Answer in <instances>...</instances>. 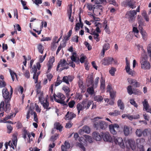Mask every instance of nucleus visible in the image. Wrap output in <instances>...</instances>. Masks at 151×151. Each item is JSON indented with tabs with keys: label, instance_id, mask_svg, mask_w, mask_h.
Here are the masks:
<instances>
[{
	"label": "nucleus",
	"instance_id": "nucleus-39",
	"mask_svg": "<svg viewBox=\"0 0 151 151\" xmlns=\"http://www.w3.org/2000/svg\"><path fill=\"white\" fill-rule=\"evenodd\" d=\"M140 33L141 34L143 39L144 40H146L147 39V33L146 32L143 31L142 30H140Z\"/></svg>",
	"mask_w": 151,
	"mask_h": 151
},
{
	"label": "nucleus",
	"instance_id": "nucleus-16",
	"mask_svg": "<svg viewBox=\"0 0 151 151\" xmlns=\"http://www.w3.org/2000/svg\"><path fill=\"white\" fill-rule=\"evenodd\" d=\"M76 116V114L73 112L68 111L65 115V119L66 120H71Z\"/></svg>",
	"mask_w": 151,
	"mask_h": 151
},
{
	"label": "nucleus",
	"instance_id": "nucleus-52",
	"mask_svg": "<svg viewBox=\"0 0 151 151\" xmlns=\"http://www.w3.org/2000/svg\"><path fill=\"white\" fill-rule=\"evenodd\" d=\"M10 72L12 80L13 81H14L15 79L14 76H15L16 77H17V74L13 71H12L11 70H10Z\"/></svg>",
	"mask_w": 151,
	"mask_h": 151
},
{
	"label": "nucleus",
	"instance_id": "nucleus-60",
	"mask_svg": "<svg viewBox=\"0 0 151 151\" xmlns=\"http://www.w3.org/2000/svg\"><path fill=\"white\" fill-rule=\"evenodd\" d=\"M147 50L148 54H151V42L148 45L147 47Z\"/></svg>",
	"mask_w": 151,
	"mask_h": 151
},
{
	"label": "nucleus",
	"instance_id": "nucleus-47",
	"mask_svg": "<svg viewBox=\"0 0 151 151\" xmlns=\"http://www.w3.org/2000/svg\"><path fill=\"white\" fill-rule=\"evenodd\" d=\"M116 70V69L115 68L112 67L111 69L109 70V73L112 76H114Z\"/></svg>",
	"mask_w": 151,
	"mask_h": 151
},
{
	"label": "nucleus",
	"instance_id": "nucleus-18",
	"mask_svg": "<svg viewBox=\"0 0 151 151\" xmlns=\"http://www.w3.org/2000/svg\"><path fill=\"white\" fill-rule=\"evenodd\" d=\"M110 47V45L108 43H106L104 44L103 46L102 51L101 53L103 56L104 55L105 51L109 49Z\"/></svg>",
	"mask_w": 151,
	"mask_h": 151
},
{
	"label": "nucleus",
	"instance_id": "nucleus-28",
	"mask_svg": "<svg viewBox=\"0 0 151 151\" xmlns=\"http://www.w3.org/2000/svg\"><path fill=\"white\" fill-rule=\"evenodd\" d=\"M94 100L98 102H101L103 99V97L100 95H96L94 97Z\"/></svg>",
	"mask_w": 151,
	"mask_h": 151
},
{
	"label": "nucleus",
	"instance_id": "nucleus-22",
	"mask_svg": "<svg viewBox=\"0 0 151 151\" xmlns=\"http://www.w3.org/2000/svg\"><path fill=\"white\" fill-rule=\"evenodd\" d=\"M40 58H39V62H37L36 63L37 69L39 70H40L41 68V66L40 63H42L45 60L42 57V55H40Z\"/></svg>",
	"mask_w": 151,
	"mask_h": 151
},
{
	"label": "nucleus",
	"instance_id": "nucleus-2",
	"mask_svg": "<svg viewBox=\"0 0 151 151\" xmlns=\"http://www.w3.org/2000/svg\"><path fill=\"white\" fill-rule=\"evenodd\" d=\"M93 102V101L88 100L87 99H86L83 100L81 104L78 103L76 105L78 114H79L81 111H83L84 109L85 110L88 109Z\"/></svg>",
	"mask_w": 151,
	"mask_h": 151
},
{
	"label": "nucleus",
	"instance_id": "nucleus-17",
	"mask_svg": "<svg viewBox=\"0 0 151 151\" xmlns=\"http://www.w3.org/2000/svg\"><path fill=\"white\" fill-rule=\"evenodd\" d=\"M127 143H128L129 146L133 150L135 149L136 147L134 141L132 139L127 140Z\"/></svg>",
	"mask_w": 151,
	"mask_h": 151
},
{
	"label": "nucleus",
	"instance_id": "nucleus-1",
	"mask_svg": "<svg viewBox=\"0 0 151 151\" xmlns=\"http://www.w3.org/2000/svg\"><path fill=\"white\" fill-rule=\"evenodd\" d=\"M3 96L5 99L4 104V101H2L0 104V112L4 111L6 113L9 112L11 108L10 102L11 98V95L9 93L6 88H4L2 91Z\"/></svg>",
	"mask_w": 151,
	"mask_h": 151
},
{
	"label": "nucleus",
	"instance_id": "nucleus-4",
	"mask_svg": "<svg viewBox=\"0 0 151 151\" xmlns=\"http://www.w3.org/2000/svg\"><path fill=\"white\" fill-rule=\"evenodd\" d=\"M137 14L135 10H130L127 12L125 17L129 22L133 23L135 21Z\"/></svg>",
	"mask_w": 151,
	"mask_h": 151
},
{
	"label": "nucleus",
	"instance_id": "nucleus-15",
	"mask_svg": "<svg viewBox=\"0 0 151 151\" xmlns=\"http://www.w3.org/2000/svg\"><path fill=\"white\" fill-rule=\"evenodd\" d=\"M93 137L96 140L99 141L102 139V134L101 135L99 132H95L93 133Z\"/></svg>",
	"mask_w": 151,
	"mask_h": 151
},
{
	"label": "nucleus",
	"instance_id": "nucleus-12",
	"mask_svg": "<svg viewBox=\"0 0 151 151\" xmlns=\"http://www.w3.org/2000/svg\"><path fill=\"white\" fill-rule=\"evenodd\" d=\"M102 138L105 141L111 142V137L108 132H102Z\"/></svg>",
	"mask_w": 151,
	"mask_h": 151
},
{
	"label": "nucleus",
	"instance_id": "nucleus-53",
	"mask_svg": "<svg viewBox=\"0 0 151 151\" xmlns=\"http://www.w3.org/2000/svg\"><path fill=\"white\" fill-rule=\"evenodd\" d=\"M79 37L77 35H75L71 39L72 41L73 42L77 43L78 42Z\"/></svg>",
	"mask_w": 151,
	"mask_h": 151
},
{
	"label": "nucleus",
	"instance_id": "nucleus-56",
	"mask_svg": "<svg viewBox=\"0 0 151 151\" xmlns=\"http://www.w3.org/2000/svg\"><path fill=\"white\" fill-rule=\"evenodd\" d=\"M35 108L36 109V111L37 112L40 113L41 112V109L38 106V105L36 103L35 104Z\"/></svg>",
	"mask_w": 151,
	"mask_h": 151
},
{
	"label": "nucleus",
	"instance_id": "nucleus-3",
	"mask_svg": "<svg viewBox=\"0 0 151 151\" xmlns=\"http://www.w3.org/2000/svg\"><path fill=\"white\" fill-rule=\"evenodd\" d=\"M53 96L55 101L63 104V106L67 105V104L64 101L65 97L63 94L61 93H58L56 95L54 93L53 95Z\"/></svg>",
	"mask_w": 151,
	"mask_h": 151
},
{
	"label": "nucleus",
	"instance_id": "nucleus-54",
	"mask_svg": "<svg viewBox=\"0 0 151 151\" xmlns=\"http://www.w3.org/2000/svg\"><path fill=\"white\" fill-rule=\"evenodd\" d=\"M7 133L9 134L11 133V131L13 129L12 127L10 125H8L7 126Z\"/></svg>",
	"mask_w": 151,
	"mask_h": 151
},
{
	"label": "nucleus",
	"instance_id": "nucleus-29",
	"mask_svg": "<svg viewBox=\"0 0 151 151\" xmlns=\"http://www.w3.org/2000/svg\"><path fill=\"white\" fill-rule=\"evenodd\" d=\"M83 95L82 93H77L75 96V99L77 100H78L79 101L81 100L83 98Z\"/></svg>",
	"mask_w": 151,
	"mask_h": 151
},
{
	"label": "nucleus",
	"instance_id": "nucleus-21",
	"mask_svg": "<svg viewBox=\"0 0 151 151\" xmlns=\"http://www.w3.org/2000/svg\"><path fill=\"white\" fill-rule=\"evenodd\" d=\"M100 88L102 91H104L105 90V80L104 78L102 77L100 79Z\"/></svg>",
	"mask_w": 151,
	"mask_h": 151
},
{
	"label": "nucleus",
	"instance_id": "nucleus-41",
	"mask_svg": "<svg viewBox=\"0 0 151 151\" xmlns=\"http://www.w3.org/2000/svg\"><path fill=\"white\" fill-rule=\"evenodd\" d=\"M24 76L27 79L29 78L30 74L29 71L28 70H26L23 73Z\"/></svg>",
	"mask_w": 151,
	"mask_h": 151
},
{
	"label": "nucleus",
	"instance_id": "nucleus-44",
	"mask_svg": "<svg viewBox=\"0 0 151 151\" xmlns=\"http://www.w3.org/2000/svg\"><path fill=\"white\" fill-rule=\"evenodd\" d=\"M88 82L91 84L92 85L93 83V76L91 75L88 77Z\"/></svg>",
	"mask_w": 151,
	"mask_h": 151
},
{
	"label": "nucleus",
	"instance_id": "nucleus-26",
	"mask_svg": "<svg viewBox=\"0 0 151 151\" xmlns=\"http://www.w3.org/2000/svg\"><path fill=\"white\" fill-rule=\"evenodd\" d=\"M80 130L81 132H83L87 133H89L90 131V128L87 126H83L82 129H81Z\"/></svg>",
	"mask_w": 151,
	"mask_h": 151
},
{
	"label": "nucleus",
	"instance_id": "nucleus-7",
	"mask_svg": "<svg viewBox=\"0 0 151 151\" xmlns=\"http://www.w3.org/2000/svg\"><path fill=\"white\" fill-rule=\"evenodd\" d=\"M60 67H63L60 68V71L64 69H67L69 68L68 63H67L65 60L64 59H61L59 62L57 67L56 70L57 71L59 70V68Z\"/></svg>",
	"mask_w": 151,
	"mask_h": 151
},
{
	"label": "nucleus",
	"instance_id": "nucleus-8",
	"mask_svg": "<svg viewBox=\"0 0 151 151\" xmlns=\"http://www.w3.org/2000/svg\"><path fill=\"white\" fill-rule=\"evenodd\" d=\"M112 62H113L114 64L117 63L116 60L114 59L113 58L110 57H106L104 58L103 64L104 65H109L111 64Z\"/></svg>",
	"mask_w": 151,
	"mask_h": 151
},
{
	"label": "nucleus",
	"instance_id": "nucleus-10",
	"mask_svg": "<svg viewBox=\"0 0 151 151\" xmlns=\"http://www.w3.org/2000/svg\"><path fill=\"white\" fill-rule=\"evenodd\" d=\"M103 8V7L101 5H98L96 6V7L93 8V11L97 16H100L102 14Z\"/></svg>",
	"mask_w": 151,
	"mask_h": 151
},
{
	"label": "nucleus",
	"instance_id": "nucleus-25",
	"mask_svg": "<svg viewBox=\"0 0 151 151\" xmlns=\"http://www.w3.org/2000/svg\"><path fill=\"white\" fill-rule=\"evenodd\" d=\"M31 68L30 71L31 73H34L33 78H34L36 75V73H37V65L36 64V65H33V66L32 67V68Z\"/></svg>",
	"mask_w": 151,
	"mask_h": 151
},
{
	"label": "nucleus",
	"instance_id": "nucleus-45",
	"mask_svg": "<svg viewBox=\"0 0 151 151\" xmlns=\"http://www.w3.org/2000/svg\"><path fill=\"white\" fill-rule=\"evenodd\" d=\"M99 78V77H97L95 80L94 83H93L92 85H91L92 86L94 87V88H96L97 87L98 83Z\"/></svg>",
	"mask_w": 151,
	"mask_h": 151
},
{
	"label": "nucleus",
	"instance_id": "nucleus-58",
	"mask_svg": "<svg viewBox=\"0 0 151 151\" xmlns=\"http://www.w3.org/2000/svg\"><path fill=\"white\" fill-rule=\"evenodd\" d=\"M129 7L132 9H134L135 7V6H134V4L131 1L127 3Z\"/></svg>",
	"mask_w": 151,
	"mask_h": 151
},
{
	"label": "nucleus",
	"instance_id": "nucleus-13",
	"mask_svg": "<svg viewBox=\"0 0 151 151\" xmlns=\"http://www.w3.org/2000/svg\"><path fill=\"white\" fill-rule=\"evenodd\" d=\"M114 142L116 144H118L122 148H123L124 147L123 140L122 138L117 137L115 138Z\"/></svg>",
	"mask_w": 151,
	"mask_h": 151
},
{
	"label": "nucleus",
	"instance_id": "nucleus-33",
	"mask_svg": "<svg viewBox=\"0 0 151 151\" xmlns=\"http://www.w3.org/2000/svg\"><path fill=\"white\" fill-rule=\"evenodd\" d=\"M144 108L145 109V110L147 111L148 110L149 104L147 101L146 99H145L144 101L142 102Z\"/></svg>",
	"mask_w": 151,
	"mask_h": 151
},
{
	"label": "nucleus",
	"instance_id": "nucleus-30",
	"mask_svg": "<svg viewBox=\"0 0 151 151\" xmlns=\"http://www.w3.org/2000/svg\"><path fill=\"white\" fill-rule=\"evenodd\" d=\"M94 87L92 86L91 87H89L87 88V92L89 94L92 95L94 93V91L93 88Z\"/></svg>",
	"mask_w": 151,
	"mask_h": 151
},
{
	"label": "nucleus",
	"instance_id": "nucleus-19",
	"mask_svg": "<svg viewBox=\"0 0 151 151\" xmlns=\"http://www.w3.org/2000/svg\"><path fill=\"white\" fill-rule=\"evenodd\" d=\"M42 105L44 108L46 109L47 111L51 109L50 107L49 106V103L47 101V99H45V102L42 103Z\"/></svg>",
	"mask_w": 151,
	"mask_h": 151
},
{
	"label": "nucleus",
	"instance_id": "nucleus-27",
	"mask_svg": "<svg viewBox=\"0 0 151 151\" xmlns=\"http://www.w3.org/2000/svg\"><path fill=\"white\" fill-rule=\"evenodd\" d=\"M109 114L110 116H117L120 114V111L118 110H115L113 112H110Z\"/></svg>",
	"mask_w": 151,
	"mask_h": 151
},
{
	"label": "nucleus",
	"instance_id": "nucleus-11",
	"mask_svg": "<svg viewBox=\"0 0 151 151\" xmlns=\"http://www.w3.org/2000/svg\"><path fill=\"white\" fill-rule=\"evenodd\" d=\"M74 78L73 76L71 75H69L68 76H65L63 77L62 81L67 85H70L69 82L72 81Z\"/></svg>",
	"mask_w": 151,
	"mask_h": 151
},
{
	"label": "nucleus",
	"instance_id": "nucleus-55",
	"mask_svg": "<svg viewBox=\"0 0 151 151\" xmlns=\"http://www.w3.org/2000/svg\"><path fill=\"white\" fill-rule=\"evenodd\" d=\"M104 29L105 31L108 34H110V31L109 29V27H108L107 24H106L105 27Z\"/></svg>",
	"mask_w": 151,
	"mask_h": 151
},
{
	"label": "nucleus",
	"instance_id": "nucleus-23",
	"mask_svg": "<svg viewBox=\"0 0 151 151\" xmlns=\"http://www.w3.org/2000/svg\"><path fill=\"white\" fill-rule=\"evenodd\" d=\"M63 89L66 93L67 97H68L70 95L69 93L70 91L69 88L68 86H65L63 87Z\"/></svg>",
	"mask_w": 151,
	"mask_h": 151
},
{
	"label": "nucleus",
	"instance_id": "nucleus-14",
	"mask_svg": "<svg viewBox=\"0 0 151 151\" xmlns=\"http://www.w3.org/2000/svg\"><path fill=\"white\" fill-rule=\"evenodd\" d=\"M128 82L130 84L132 85L134 87L137 88L140 86V84L135 79L131 78L128 79Z\"/></svg>",
	"mask_w": 151,
	"mask_h": 151
},
{
	"label": "nucleus",
	"instance_id": "nucleus-51",
	"mask_svg": "<svg viewBox=\"0 0 151 151\" xmlns=\"http://www.w3.org/2000/svg\"><path fill=\"white\" fill-rule=\"evenodd\" d=\"M55 125L56 129H57L58 130L60 131H61L62 130L63 127L60 124H59V123H57Z\"/></svg>",
	"mask_w": 151,
	"mask_h": 151
},
{
	"label": "nucleus",
	"instance_id": "nucleus-20",
	"mask_svg": "<svg viewBox=\"0 0 151 151\" xmlns=\"http://www.w3.org/2000/svg\"><path fill=\"white\" fill-rule=\"evenodd\" d=\"M76 53L75 52H73L72 53V55L70 56L71 60L73 62H74L76 63H79V59H77L76 57Z\"/></svg>",
	"mask_w": 151,
	"mask_h": 151
},
{
	"label": "nucleus",
	"instance_id": "nucleus-5",
	"mask_svg": "<svg viewBox=\"0 0 151 151\" xmlns=\"http://www.w3.org/2000/svg\"><path fill=\"white\" fill-rule=\"evenodd\" d=\"M142 69L144 70L150 69V63L147 61L146 56L142 58L140 62Z\"/></svg>",
	"mask_w": 151,
	"mask_h": 151
},
{
	"label": "nucleus",
	"instance_id": "nucleus-9",
	"mask_svg": "<svg viewBox=\"0 0 151 151\" xmlns=\"http://www.w3.org/2000/svg\"><path fill=\"white\" fill-rule=\"evenodd\" d=\"M109 130L113 134H116L118 131L119 126L117 124H111L109 125Z\"/></svg>",
	"mask_w": 151,
	"mask_h": 151
},
{
	"label": "nucleus",
	"instance_id": "nucleus-35",
	"mask_svg": "<svg viewBox=\"0 0 151 151\" xmlns=\"http://www.w3.org/2000/svg\"><path fill=\"white\" fill-rule=\"evenodd\" d=\"M151 131L150 129H145L143 130H142V135L144 137L147 136L148 133H150Z\"/></svg>",
	"mask_w": 151,
	"mask_h": 151
},
{
	"label": "nucleus",
	"instance_id": "nucleus-42",
	"mask_svg": "<svg viewBox=\"0 0 151 151\" xmlns=\"http://www.w3.org/2000/svg\"><path fill=\"white\" fill-rule=\"evenodd\" d=\"M69 8L67 10L68 15L69 16V18H70V16H71V15L72 12V5L71 4L70 5H69Z\"/></svg>",
	"mask_w": 151,
	"mask_h": 151
},
{
	"label": "nucleus",
	"instance_id": "nucleus-50",
	"mask_svg": "<svg viewBox=\"0 0 151 151\" xmlns=\"http://www.w3.org/2000/svg\"><path fill=\"white\" fill-rule=\"evenodd\" d=\"M13 115L14 114L13 113H11L9 115H8L7 116L4 117V121H6L8 119H10L11 118H13Z\"/></svg>",
	"mask_w": 151,
	"mask_h": 151
},
{
	"label": "nucleus",
	"instance_id": "nucleus-24",
	"mask_svg": "<svg viewBox=\"0 0 151 151\" xmlns=\"http://www.w3.org/2000/svg\"><path fill=\"white\" fill-rule=\"evenodd\" d=\"M117 105L120 109L123 110L124 108V103L121 100L119 99L117 101Z\"/></svg>",
	"mask_w": 151,
	"mask_h": 151
},
{
	"label": "nucleus",
	"instance_id": "nucleus-38",
	"mask_svg": "<svg viewBox=\"0 0 151 151\" xmlns=\"http://www.w3.org/2000/svg\"><path fill=\"white\" fill-rule=\"evenodd\" d=\"M136 134L137 136L141 137L142 135V130L140 129H137L136 131Z\"/></svg>",
	"mask_w": 151,
	"mask_h": 151
},
{
	"label": "nucleus",
	"instance_id": "nucleus-31",
	"mask_svg": "<svg viewBox=\"0 0 151 151\" xmlns=\"http://www.w3.org/2000/svg\"><path fill=\"white\" fill-rule=\"evenodd\" d=\"M123 131L124 134L126 136H127L129 135L130 131L129 128L127 126H124V127Z\"/></svg>",
	"mask_w": 151,
	"mask_h": 151
},
{
	"label": "nucleus",
	"instance_id": "nucleus-61",
	"mask_svg": "<svg viewBox=\"0 0 151 151\" xmlns=\"http://www.w3.org/2000/svg\"><path fill=\"white\" fill-rule=\"evenodd\" d=\"M23 132V137L24 139H25L27 138V131L25 129H24Z\"/></svg>",
	"mask_w": 151,
	"mask_h": 151
},
{
	"label": "nucleus",
	"instance_id": "nucleus-37",
	"mask_svg": "<svg viewBox=\"0 0 151 151\" xmlns=\"http://www.w3.org/2000/svg\"><path fill=\"white\" fill-rule=\"evenodd\" d=\"M86 139H84L87 142H88L90 143L93 142V139L90 136L86 135L85 136Z\"/></svg>",
	"mask_w": 151,
	"mask_h": 151
},
{
	"label": "nucleus",
	"instance_id": "nucleus-43",
	"mask_svg": "<svg viewBox=\"0 0 151 151\" xmlns=\"http://www.w3.org/2000/svg\"><path fill=\"white\" fill-rule=\"evenodd\" d=\"M75 104L76 102L74 101L71 100L68 102V105L69 108H72L73 107Z\"/></svg>",
	"mask_w": 151,
	"mask_h": 151
},
{
	"label": "nucleus",
	"instance_id": "nucleus-6",
	"mask_svg": "<svg viewBox=\"0 0 151 151\" xmlns=\"http://www.w3.org/2000/svg\"><path fill=\"white\" fill-rule=\"evenodd\" d=\"M107 124L105 122L99 121L96 122L94 124L93 126L96 130L101 129H105L107 127Z\"/></svg>",
	"mask_w": 151,
	"mask_h": 151
},
{
	"label": "nucleus",
	"instance_id": "nucleus-62",
	"mask_svg": "<svg viewBox=\"0 0 151 151\" xmlns=\"http://www.w3.org/2000/svg\"><path fill=\"white\" fill-rule=\"evenodd\" d=\"M53 85L52 84L50 88L49 91V93L50 94V96H51L53 92Z\"/></svg>",
	"mask_w": 151,
	"mask_h": 151
},
{
	"label": "nucleus",
	"instance_id": "nucleus-57",
	"mask_svg": "<svg viewBox=\"0 0 151 151\" xmlns=\"http://www.w3.org/2000/svg\"><path fill=\"white\" fill-rule=\"evenodd\" d=\"M109 2L110 4H113L115 6L118 5L115 0H109Z\"/></svg>",
	"mask_w": 151,
	"mask_h": 151
},
{
	"label": "nucleus",
	"instance_id": "nucleus-63",
	"mask_svg": "<svg viewBox=\"0 0 151 151\" xmlns=\"http://www.w3.org/2000/svg\"><path fill=\"white\" fill-rule=\"evenodd\" d=\"M53 64L48 63L47 65V66L48 67V70H47V72H50V70L52 68V66Z\"/></svg>",
	"mask_w": 151,
	"mask_h": 151
},
{
	"label": "nucleus",
	"instance_id": "nucleus-48",
	"mask_svg": "<svg viewBox=\"0 0 151 151\" xmlns=\"http://www.w3.org/2000/svg\"><path fill=\"white\" fill-rule=\"evenodd\" d=\"M101 25V24L99 22L98 23L95 25V26L96 27V31L98 33H100L101 32V31L99 28V25Z\"/></svg>",
	"mask_w": 151,
	"mask_h": 151
},
{
	"label": "nucleus",
	"instance_id": "nucleus-32",
	"mask_svg": "<svg viewBox=\"0 0 151 151\" xmlns=\"http://www.w3.org/2000/svg\"><path fill=\"white\" fill-rule=\"evenodd\" d=\"M37 48L39 52L42 54L44 50V47L41 44H39L37 46Z\"/></svg>",
	"mask_w": 151,
	"mask_h": 151
},
{
	"label": "nucleus",
	"instance_id": "nucleus-64",
	"mask_svg": "<svg viewBox=\"0 0 151 151\" xmlns=\"http://www.w3.org/2000/svg\"><path fill=\"white\" fill-rule=\"evenodd\" d=\"M73 124V123L69 122L66 124V125L65 126V127L67 128H70L72 127Z\"/></svg>",
	"mask_w": 151,
	"mask_h": 151
},
{
	"label": "nucleus",
	"instance_id": "nucleus-36",
	"mask_svg": "<svg viewBox=\"0 0 151 151\" xmlns=\"http://www.w3.org/2000/svg\"><path fill=\"white\" fill-rule=\"evenodd\" d=\"M133 94L134 95H139L141 94L142 92L140 90L137 88H133Z\"/></svg>",
	"mask_w": 151,
	"mask_h": 151
},
{
	"label": "nucleus",
	"instance_id": "nucleus-59",
	"mask_svg": "<svg viewBox=\"0 0 151 151\" xmlns=\"http://www.w3.org/2000/svg\"><path fill=\"white\" fill-rule=\"evenodd\" d=\"M84 44L86 47H87L88 50H90L91 49V47L88 42H85Z\"/></svg>",
	"mask_w": 151,
	"mask_h": 151
},
{
	"label": "nucleus",
	"instance_id": "nucleus-46",
	"mask_svg": "<svg viewBox=\"0 0 151 151\" xmlns=\"http://www.w3.org/2000/svg\"><path fill=\"white\" fill-rule=\"evenodd\" d=\"M40 73V71H38L37 73H36V75L35 76L34 78H33L35 82V83H37L38 82V76L39 75Z\"/></svg>",
	"mask_w": 151,
	"mask_h": 151
},
{
	"label": "nucleus",
	"instance_id": "nucleus-40",
	"mask_svg": "<svg viewBox=\"0 0 151 151\" xmlns=\"http://www.w3.org/2000/svg\"><path fill=\"white\" fill-rule=\"evenodd\" d=\"M127 91L129 94L131 95L133 94V90L132 87L131 86L129 85L128 86L127 88Z\"/></svg>",
	"mask_w": 151,
	"mask_h": 151
},
{
	"label": "nucleus",
	"instance_id": "nucleus-34",
	"mask_svg": "<svg viewBox=\"0 0 151 151\" xmlns=\"http://www.w3.org/2000/svg\"><path fill=\"white\" fill-rule=\"evenodd\" d=\"M142 15L146 21L149 22V18L148 16L147 15V12L145 11H143L142 14Z\"/></svg>",
	"mask_w": 151,
	"mask_h": 151
},
{
	"label": "nucleus",
	"instance_id": "nucleus-49",
	"mask_svg": "<svg viewBox=\"0 0 151 151\" xmlns=\"http://www.w3.org/2000/svg\"><path fill=\"white\" fill-rule=\"evenodd\" d=\"M129 101L130 104L132 105H133L136 108L137 107L138 105L134 99H131Z\"/></svg>",
	"mask_w": 151,
	"mask_h": 151
}]
</instances>
